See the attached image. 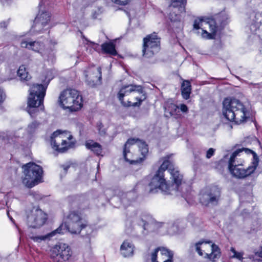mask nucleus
<instances>
[{
  "mask_svg": "<svg viewBox=\"0 0 262 262\" xmlns=\"http://www.w3.org/2000/svg\"><path fill=\"white\" fill-rule=\"evenodd\" d=\"M46 219V214L41 209L34 207L27 215V224L30 227L39 228L44 224Z\"/></svg>",
  "mask_w": 262,
  "mask_h": 262,
  "instance_id": "nucleus-13",
  "label": "nucleus"
},
{
  "mask_svg": "<svg viewBox=\"0 0 262 262\" xmlns=\"http://www.w3.org/2000/svg\"><path fill=\"white\" fill-rule=\"evenodd\" d=\"M102 50L105 53L115 56L117 52L115 49V45L113 42H105L101 45Z\"/></svg>",
  "mask_w": 262,
  "mask_h": 262,
  "instance_id": "nucleus-24",
  "label": "nucleus"
},
{
  "mask_svg": "<svg viewBox=\"0 0 262 262\" xmlns=\"http://www.w3.org/2000/svg\"><path fill=\"white\" fill-rule=\"evenodd\" d=\"M8 21H3L0 23V28H6L8 25Z\"/></svg>",
  "mask_w": 262,
  "mask_h": 262,
  "instance_id": "nucleus-43",
  "label": "nucleus"
},
{
  "mask_svg": "<svg viewBox=\"0 0 262 262\" xmlns=\"http://www.w3.org/2000/svg\"><path fill=\"white\" fill-rule=\"evenodd\" d=\"M169 158V157L164 158L162 164L151 178L149 184V192L156 193L161 191L164 194L177 195L181 193L182 196L188 203H190L183 191V189L190 187L183 182V176L177 168L174 167Z\"/></svg>",
  "mask_w": 262,
  "mask_h": 262,
  "instance_id": "nucleus-1",
  "label": "nucleus"
},
{
  "mask_svg": "<svg viewBox=\"0 0 262 262\" xmlns=\"http://www.w3.org/2000/svg\"><path fill=\"white\" fill-rule=\"evenodd\" d=\"M181 90L182 97L185 100L188 99L191 93V85L189 80H183L181 84Z\"/></svg>",
  "mask_w": 262,
  "mask_h": 262,
  "instance_id": "nucleus-21",
  "label": "nucleus"
},
{
  "mask_svg": "<svg viewBox=\"0 0 262 262\" xmlns=\"http://www.w3.org/2000/svg\"><path fill=\"white\" fill-rule=\"evenodd\" d=\"M47 86L42 84H34L30 89L28 99V113L32 117L35 116L36 108L43 104Z\"/></svg>",
  "mask_w": 262,
  "mask_h": 262,
  "instance_id": "nucleus-8",
  "label": "nucleus"
},
{
  "mask_svg": "<svg viewBox=\"0 0 262 262\" xmlns=\"http://www.w3.org/2000/svg\"><path fill=\"white\" fill-rule=\"evenodd\" d=\"M91 72L92 74L90 73L89 76H87L86 80L90 86H94L101 83V69L100 67L93 68Z\"/></svg>",
  "mask_w": 262,
  "mask_h": 262,
  "instance_id": "nucleus-18",
  "label": "nucleus"
},
{
  "mask_svg": "<svg viewBox=\"0 0 262 262\" xmlns=\"http://www.w3.org/2000/svg\"><path fill=\"white\" fill-rule=\"evenodd\" d=\"M201 35L203 38L209 39L213 38L215 34H213L211 32V33H208L207 31L202 29Z\"/></svg>",
  "mask_w": 262,
  "mask_h": 262,
  "instance_id": "nucleus-34",
  "label": "nucleus"
},
{
  "mask_svg": "<svg viewBox=\"0 0 262 262\" xmlns=\"http://www.w3.org/2000/svg\"><path fill=\"white\" fill-rule=\"evenodd\" d=\"M66 138L70 140L72 138V136L69 135V137H67L66 135L61 133L60 130L54 132L51 137V144L52 147L60 152L67 151L70 145Z\"/></svg>",
  "mask_w": 262,
  "mask_h": 262,
  "instance_id": "nucleus-12",
  "label": "nucleus"
},
{
  "mask_svg": "<svg viewBox=\"0 0 262 262\" xmlns=\"http://www.w3.org/2000/svg\"><path fill=\"white\" fill-rule=\"evenodd\" d=\"M177 227L171 223L168 225L167 232L169 234H173L177 231Z\"/></svg>",
  "mask_w": 262,
  "mask_h": 262,
  "instance_id": "nucleus-36",
  "label": "nucleus"
},
{
  "mask_svg": "<svg viewBox=\"0 0 262 262\" xmlns=\"http://www.w3.org/2000/svg\"><path fill=\"white\" fill-rule=\"evenodd\" d=\"M221 16H217L215 19H208L206 24L209 25L210 31L215 35L218 30L219 23L221 21Z\"/></svg>",
  "mask_w": 262,
  "mask_h": 262,
  "instance_id": "nucleus-25",
  "label": "nucleus"
},
{
  "mask_svg": "<svg viewBox=\"0 0 262 262\" xmlns=\"http://www.w3.org/2000/svg\"><path fill=\"white\" fill-rule=\"evenodd\" d=\"M86 147L93 151L96 155H99L102 152L101 145L93 140H89L85 143Z\"/></svg>",
  "mask_w": 262,
  "mask_h": 262,
  "instance_id": "nucleus-23",
  "label": "nucleus"
},
{
  "mask_svg": "<svg viewBox=\"0 0 262 262\" xmlns=\"http://www.w3.org/2000/svg\"><path fill=\"white\" fill-rule=\"evenodd\" d=\"M20 45L22 48H27L39 53L45 59L48 58V56L46 55L44 50L45 45L42 42L23 40L21 41Z\"/></svg>",
  "mask_w": 262,
  "mask_h": 262,
  "instance_id": "nucleus-17",
  "label": "nucleus"
},
{
  "mask_svg": "<svg viewBox=\"0 0 262 262\" xmlns=\"http://www.w3.org/2000/svg\"><path fill=\"white\" fill-rule=\"evenodd\" d=\"M138 147L139 148L140 150L141 151V152L143 157L142 158H140L139 159H134L135 161L130 162V163H137L142 162L145 158V155L148 151L147 145L144 142H142L141 141H140L139 144L138 143Z\"/></svg>",
  "mask_w": 262,
  "mask_h": 262,
  "instance_id": "nucleus-26",
  "label": "nucleus"
},
{
  "mask_svg": "<svg viewBox=\"0 0 262 262\" xmlns=\"http://www.w3.org/2000/svg\"><path fill=\"white\" fill-rule=\"evenodd\" d=\"M174 253L170 249L159 247L151 253V262H173Z\"/></svg>",
  "mask_w": 262,
  "mask_h": 262,
  "instance_id": "nucleus-14",
  "label": "nucleus"
},
{
  "mask_svg": "<svg viewBox=\"0 0 262 262\" xmlns=\"http://www.w3.org/2000/svg\"><path fill=\"white\" fill-rule=\"evenodd\" d=\"M39 125V122L36 121H33V122L28 124L26 129L27 133L29 135H32L34 134L36 132V129L38 128Z\"/></svg>",
  "mask_w": 262,
  "mask_h": 262,
  "instance_id": "nucleus-29",
  "label": "nucleus"
},
{
  "mask_svg": "<svg viewBox=\"0 0 262 262\" xmlns=\"http://www.w3.org/2000/svg\"><path fill=\"white\" fill-rule=\"evenodd\" d=\"M113 3L119 5H126L131 0H111Z\"/></svg>",
  "mask_w": 262,
  "mask_h": 262,
  "instance_id": "nucleus-38",
  "label": "nucleus"
},
{
  "mask_svg": "<svg viewBox=\"0 0 262 262\" xmlns=\"http://www.w3.org/2000/svg\"><path fill=\"white\" fill-rule=\"evenodd\" d=\"M243 254L242 253H241V252H236L235 254H234L232 257V258H236L239 260H242L243 259Z\"/></svg>",
  "mask_w": 262,
  "mask_h": 262,
  "instance_id": "nucleus-41",
  "label": "nucleus"
},
{
  "mask_svg": "<svg viewBox=\"0 0 262 262\" xmlns=\"http://www.w3.org/2000/svg\"><path fill=\"white\" fill-rule=\"evenodd\" d=\"M173 108L175 111H176L177 108H180L183 113H187L188 111L187 106L184 104H181L180 106L173 105Z\"/></svg>",
  "mask_w": 262,
  "mask_h": 262,
  "instance_id": "nucleus-35",
  "label": "nucleus"
},
{
  "mask_svg": "<svg viewBox=\"0 0 262 262\" xmlns=\"http://www.w3.org/2000/svg\"><path fill=\"white\" fill-rule=\"evenodd\" d=\"M212 252L210 254L205 253V258L214 261L215 259L219 258L221 256V252L219 247L214 244L211 245Z\"/></svg>",
  "mask_w": 262,
  "mask_h": 262,
  "instance_id": "nucleus-22",
  "label": "nucleus"
},
{
  "mask_svg": "<svg viewBox=\"0 0 262 262\" xmlns=\"http://www.w3.org/2000/svg\"><path fill=\"white\" fill-rule=\"evenodd\" d=\"M134 245L127 240L124 241L120 247L121 254L124 257L132 256L134 254Z\"/></svg>",
  "mask_w": 262,
  "mask_h": 262,
  "instance_id": "nucleus-20",
  "label": "nucleus"
},
{
  "mask_svg": "<svg viewBox=\"0 0 262 262\" xmlns=\"http://www.w3.org/2000/svg\"><path fill=\"white\" fill-rule=\"evenodd\" d=\"M170 7L178 8L181 12L185 11V5L186 0H170Z\"/></svg>",
  "mask_w": 262,
  "mask_h": 262,
  "instance_id": "nucleus-28",
  "label": "nucleus"
},
{
  "mask_svg": "<svg viewBox=\"0 0 262 262\" xmlns=\"http://www.w3.org/2000/svg\"><path fill=\"white\" fill-rule=\"evenodd\" d=\"M211 242L210 241H201L198 242V243H195L194 245L195 248V251L198 252V253L200 256L203 255V253L202 252V250L201 248V246L203 244H207V243H211Z\"/></svg>",
  "mask_w": 262,
  "mask_h": 262,
  "instance_id": "nucleus-33",
  "label": "nucleus"
},
{
  "mask_svg": "<svg viewBox=\"0 0 262 262\" xmlns=\"http://www.w3.org/2000/svg\"><path fill=\"white\" fill-rule=\"evenodd\" d=\"M215 149L212 148H210L206 152V157L207 159H210L214 154Z\"/></svg>",
  "mask_w": 262,
  "mask_h": 262,
  "instance_id": "nucleus-40",
  "label": "nucleus"
},
{
  "mask_svg": "<svg viewBox=\"0 0 262 262\" xmlns=\"http://www.w3.org/2000/svg\"><path fill=\"white\" fill-rule=\"evenodd\" d=\"M221 192L216 187L205 188L201 191L199 194L200 203L204 206L216 205L220 200Z\"/></svg>",
  "mask_w": 262,
  "mask_h": 262,
  "instance_id": "nucleus-11",
  "label": "nucleus"
},
{
  "mask_svg": "<svg viewBox=\"0 0 262 262\" xmlns=\"http://www.w3.org/2000/svg\"><path fill=\"white\" fill-rule=\"evenodd\" d=\"M6 95L3 90L0 89V103H2L5 100Z\"/></svg>",
  "mask_w": 262,
  "mask_h": 262,
  "instance_id": "nucleus-42",
  "label": "nucleus"
},
{
  "mask_svg": "<svg viewBox=\"0 0 262 262\" xmlns=\"http://www.w3.org/2000/svg\"><path fill=\"white\" fill-rule=\"evenodd\" d=\"M43 0H41L40 2L39 3V6H41V5L42 4V3H43Z\"/></svg>",
  "mask_w": 262,
  "mask_h": 262,
  "instance_id": "nucleus-51",
  "label": "nucleus"
},
{
  "mask_svg": "<svg viewBox=\"0 0 262 262\" xmlns=\"http://www.w3.org/2000/svg\"><path fill=\"white\" fill-rule=\"evenodd\" d=\"M134 195V193L133 192H128L126 194L125 196L123 197L121 199V203L125 207L129 205L132 201L129 200L130 198Z\"/></svg>",
  "mask_w": 262,
  "mask_h": 262,
  "instance_id": "nucleus-32",
  "label": "nucleus"
},
{
  "mask_svg": "<svg viewBox=\"0 0 262 262\" xmlns=\"http://www.w3.org/2000/svg\"><path fill=\"white\" fill-rule=\"evenodd\" d=\"M70 246L65 243H58L50 250V257L54 262H64L72 256Z\"/></svg>",
  "mask_w": 262,
  "mask_h": 262,
  "instance_id": "nucleus-10",
  "label": "nucleus"
},
{
  "mask_svg": "<svg viewBox=\"0 0 262 262\" xmlns=\"http://www.w3.org/2000/svg\"><path fill=\"white\" fill-rule=\"evenodd\" d=\"M118 98L123 106H139L146 97L142 86L129 84L120 89Z\"/></svg>",
  "mask_w": 262,
  "mask_h": 262,
  "instance_id": "nucleus-4",
  "label": "nucleus"
},
{
  "mask_svg": "<svg viewBox=\"0 0 262 262\" xmlns=\"http://www.w3.org/2000/svg\"><path fill=\"white\" fill-rule=\"evenodd\" d=\"M252 150L242 148L233 152L230 156L228 168L235 178L244 179L252 173L258 165V158Z\"/></svg>",
  "mask_w": 262,
  "mask_h": 262,
  "instance_id": "nucleus-2",
  "label": "nucleus"
},
{
  "mask_svg": "<svg viewBox=\"0 0 262 262\" xmlns=\"http://www.w3.org/2000/svg\"><path fill=\"white\" fill-rule=\"evenodd\" d=\"M255 18L257 24H262V12L256 13Z\"/></svg>",
  "mask_w": 262,
  "mask_h": 262,
  "instance_id": "nucleus-39",
  "label": "nucleus"
},
{
  "mask_svg": "<svg viewBox=\"0 0 262 262\" xmlns=\"http://www.w3.org/2000/svg\"><path fill=\"white\" fill-rule=\"evenodd\" d=\"M17 75L21 81H27L31 78V76L26 71V67L24 65L19 67L17 71Z\"/></svg>",
  "mask_w": 262,
  "mask_h": 262,
  "instance_id": "nucleus-27",
  "label": "nucleus"
},
{
  "mask_svg": "<svg viewBox=\"0 0 262 262\" xmlns=\"http://www.w3.org/2000/svg\"><path fill=\"white\" fill-rule=\"evenodd\" d=\"M7 215H8V217H9L10 220L12 222H14V220H13V219H12V217L9 215V211H8V212H7Z\"/></svg>",
  "mask_w": 262,
  "mask_h": 262,
  "instance_id": "nucleus-49",
  "label": "nucleus"
},
{
  "mask_svg": "<svg viewBox=\"0 0 262 262\" xmlns=\"http://www.w3.org/2000/svg\"><path fill=\"white\" fill-rule=\"evenodd\" d=\"M169 18L172 21H176L180 20V17L179 15L176 14L174 12L170 13Z\"/></svg>",
  "mask_w": 262,
  "mask_h": 262,
  "instance_id": "nucleus-37",
  "label": "nucleus"
},
{
  "mask_svg": "<svg viewBox=\"0 0 262 262\" xmlns=\"http://www.w3.org/2000/svg\"><path fill=\"white\" fill-rule=\"evenodd\" d=\"M255 25H252L251 26H250V29H251V31L253 33H254L255 32V31L256 30V29L254 30H252V28H255Z\"/></svg>",
  "mask_w": 262,
  "mask_h": 262,
  "instance_id": "nucleus-47",
  "label": "nucleus"
},
{
  "mask_svg": "<svg viewBox=\"0 0 262 262\" xmlns=\"http://www.w3.org/2000/svg\"><path fill=\"white\" fill-rule=\"evenodd\" d=\"M140 140L139 139H135V138H131L129 139L126 143L124 145V149H123V157L124 159L126 161L129 162H132L135 161L134 159H132V157H130L129 155L130 154V151H129V147L131 145H134L135 144H137V145H138V143L139 144Z\"/></svg>",
  "mask_w": 262,
  "mask_h": 262,
  "instance_id": "nucleus-19",
  "label": "nucleus"
},
{
  "mask_svg": "<svg viewBox=\"0 0 262 262\" xmlns=\"http://www.w3.org/2000/svg\"><path fill=\"white\" fill-rule=\"evenodd\" d=\"M223 114L228 120L236 123L245 120L247 110L239 100L233 98H227L223 101Z\"/></svg>",
  "mask_w": 262,
  "mask_h": 262,
  "instance_id": "nucleus-5",
  "label": "nucleus"
},
{
  "mask_svg": "<svg viewBox=\"0 0 262 262\" xmlns=\"http://www.w3.org/2000/svg\"><path fill=\"white\" fill-rule=\"evenodd\" d=\"M230 251L235 254L237 252L235 250V249L233 247L231 248Z\"/></svg>",
  "mask_w": 262,
  "mask_h": 262,
  "instance_id": "nucleus-48",
  "label": "nucleus"
},
{
  "mask_svg": "<svg viewBox=\"0 0 262 262\" xmlns=\"http://www.w3.org/2000/svg\"><path fill=\"white\" fill-rule=\"evenodd\" d=\"M123 11H124V12L126 14V15H127V16H128V17H130V14H129V12H128L127 11L125 10H123Z\"/></svg>",
  "mask_w": 262,
  "mask_h": 262,
  "instance_id": "nucleus-50",
  "label": "nucleus"
},
{
  "mask_svg": "<svg viewBox=\"0 0 262 262\" xmlns=\"http://www.w3.org/2000/svg\"><path fill=\"white\" fill-rule=\"evenodd\" d=\"M62 167H63V169L64 170V173L66 174L67 173L68 170L70 168V165H62Z\"/></svg>",
  "mask_w": 262,
  "mask_h": 262,
  "instance_id": "nucleus-45",
  "label": "nucleus"
},
{
  "mask_svg": "<svg viewBox=\"0 0 262 262\" xmlns=\"http://www.w3.org/2000/svg\"><path fill=\"white\" fill-rule=\"evenodd\" d=\"M132 222L134 224L138 225L143 227L144 230H149L154 223L151 217L141 211H138L132 217Z\"/></svg>",
  "mask_w": 262,
  "mask_h": 262,
  "instance_id": "nucleus-16",
  "label": "nucleus"
},
{
  "mask_svg": "<svg viewBox=\"0 0 262 262\" xmlns=\"http://www.w3.org/2000/svg\"><path fill=\"white\" fill-rule=\"evenodd\" d=\"M251 89L254 93L259 95H262V83H251Z\"/></svg>",
  "mask_w": 262,
  "mask_h": 262,
  "instance_id": "nucleus-31",
  "label": "nucleus"
},
{
  "mask_svg": "<svg viewBox=\"0 0 262 262\" xmlns=\"http://www.w3.org/2000/svg\"><path fill=\"white\" fill-rule=\"evenodd\" d=\"M51 15L48 12H39L35 17L33 25L31 28V31L34 33H41L46 29L50 20Z\"/></svg>",
  "mask_w": 262,
  "mask_h": 262,
  "instance_id": "nucleus-15",
  "label": "nucleus"
},
{
  "mask_svg": "<svg viewBox=\"0 0 262 262\" xmlns=\"http://www.w3.org/2000/svg\"><path fill=\"white\" fill-rule=\"evenodd\" d=\"M101 134H105V132L102 131V133H100Z\"/></svg>",
  "mask_w": 262,
  "mask_h": 262,
  "instance_id": "nucleus-53",
  "label": "nucleus"
},
{
  "mask_svg": "<svg viewBox=\"0 0 262 262\" xmlns=\"http://www.w3.org/2000/svg\"><path fill=\"white\" fill-rule=\"evenodd\" d=\"M204 23H206V21H204L203 19L202 18L199 17L195 19L193 24L192 30L195 31V33H197L196 31L201 28Z\"/></svg>",
  "mask_w": 262,
  "mask_h": 262,
  "instance_id": "nucleus-30",
  "label": "nucleus"
},
{
  "mask_svg": "<svg viewBox=\"0 0 262 262\" xmlns=\"http://www.w3.org/2000/svg\"><path fill=\"white\" fill-rule=\"evenodd\" d=\"M24 177L23 183L28 188H32L41 182L43 170L42 167L33 162H29L22 166Z\"/></svg>",
  "mask_w": 262,
  "mask_h": 262,
  "instance_id": "nucleus-7",
  "label": "nucleus"
},
{
  "mask_svg": "<svg viewBox=\"0 0 262 262\" xmlns=\"http://www.w3.org/2000/svg\"><path fill=\"white\" fill-rule=\"evenodd\" d=\"M86 227L83 222L81 213L79 210H72L66 218L64 224L50 233L44 235L32 236L31 238L35 242L40 243L49 239L57 234H62L67 231L72 234H79L81 230Z\"/></svg>",
  "mask_w": 262,
  "mask_h": 262,
  "instance_id": "nucleus-3",
  "label": "nucleus"
},
{
  "mask_svg": "<svg viewBox=\"0 0 262 262\" xmlns=\"http://www.w3.org/2000/svg\"><path fill=\"white\" fill-rule=\"evenodd\" d=\"M160 50V38L156 32L147 35L143 39V55L150 58Z\"/></svg>",
  "mask_w": 262,
  "mask_h": 262,
  "instance_id": "nucleus-9",
  "label": "nucleus"
},
{
  "mask_svg": "<svg viewBox=\"0 0 262 262\" xmlns=\"http://www.w3.org/2000/svg\"><path fill=\"white\" fill-rule=\"evenodd\" d=\"M60 105L64 109L77 111L82 106V98L79 92L75 89H67L59 97Z\"/></svg>",
  "mask_w": 262,
  "mask_h": 262,
  "instance_id": "nucleus-6",
  "label": "nucleus"
},
{
  "mask_svg": "<svg viewBox=\"0 0 262 262\" xmlns=\"http://www.w3.org/2000/svg\"><path fill=\"white\" fill-rule=\"evenodd\" d=\"M18 134H19V133L18 132H16L14 134V135L12 137L11 135H10V137L11 138V140L12 141H13V137H14V138H15V139L20 137V136ZM15 141V140H14V141Z\"/></svg>",
  "mask_w": 262,
  "mask_h": 262,
  "instance_id": "nucleus-44",
  "label": "nucleus"
},
{
  "mask_svg": "<svg viewBox=\"0 0 262 262\" xmlns=\"http://www.w3.org/2000/svg\"><path fill=\"white\" fill-rule=\"evenodd\" d=\"M255 255L262 258V249L259 251L255 252Z\"/></svg>",
  "mask_w": 262,
  "mask_h": 262,
  "instance_id": "nucleus-46",
  "label": "nucleus"
},
{
  "mask_svg": "<svg viewBox=\"0 0 262 262\" xmlns=\"http://www.w3.org/2000/svg\"><path fill=\"white\" fill-rule=\"evenodd\" d=\"M221 26H224L225 25V23L224 22H221Z\"/></svg>",
  "mask_w": 262,
  "mask_h": 262,
  "instance_id": "nucleus-52",
  "label": "nucleus"
}]
</instances>
